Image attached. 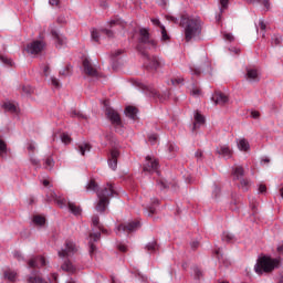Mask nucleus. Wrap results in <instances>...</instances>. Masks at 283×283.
I'll return each mask as SVG.
<instances>
[{"label":"nucleus","mask_w":283,"mask_h":283,"mask_svg":"<svg viewBox=\"0 0 283 283\" xmlns=\"http://www.w3.org/2000/svg\"><path fill=\"white\" fill-rule=\"evenodd\" d=\"M245 78L250 83H260V73H258V70L255 69H248Z\"/></svg>","instance_id":"a211bd4d"},{"label":"nucleus","mask_w":283,"mask_h":283,"mask_svg":"<svg viewBox=\"0 0 283 283\" xmlns=\"http://www.w3.org/2000/svg\"><path fill=\"white\" fill-rule=\"evenodd\" d=\"M168 151L170 154H176V151H178V146H176L174 143H168Z\"/></svg>","instance_id":"c03bdc74"},{"label":"nucleus","mask_w":283,"mask_h":283,"mask_svg":"<svg viewBox=\"0 0 283 283\" xmlns=\"http://www.w3.org/2000/svg\"><path fill=\"white\" fill-rule=\"evenodd\" d=\"M190 247H191V249H192L193 251H196V249H198V247H200V242H198V241H192V242L190 243Z\"/></svg>","instance_id":"0e129e2a"},{"label":"nucleus","mask_w":283,"mask_h":283,"mask_svg":"<svg viewBox=\"0 0 283 283\" xmlns=\"http://www.w3.org/2000/svg\"><path fill=\"white\" fill-rule=\"evenodd\" d=\"M272 43H273V45H281V43H282V35H274L272 38Z\"/></svg>","instance_id":"a18cd8bd"},{"label":"nucleus","mask_w":283,"mask_h":283,"mask_svg":"<svg viewBox=\"0 0 283 283\" xmlns=\"http://www.w3.org/2000/svg\"><path fill=\"white\" fill-rule=\"evenodd\" d=\"M83 71L86 76H98V70H96V66H94V64H92V62L87 57L83 60Z\"/></svg>","instance_id":"6e6552de"},{"label":"nucleus","mask_w":283,"mask_h":283,"mask_svg":"<svg viewBox=\"0 0 283 283\" xmlns=\"http://www.w3.org/2000/svg\"><path fill=\"white\" fill-rule=\"evenodd\" d=\"M61 76H71L72 75V65H66L63 70L60 71Z\"/></svg>","instance_id":"e433bc0d"},{"label":"nucleus","mask_w":283,"mask_h":283,"mask_svg":"<svg viewBox=\"0 0 283 283\" xmlns=\"http://www.w3.org/2000/svg\"><path fill=\"white\" fill-rule=\"evenodd\" d=\"M223 242H235V235L231 232H223L222 234Z\"/></svg>","instance_id":"c756f323"},{"label":"nucleus","mask_w":283,"mask_h":283,"mask_svg":"<svg viewBox=\"0 0 283 283\" xmlns=\"http://www.w3.org/2000/svg\"><path fill=\"white\" fill-rule=\"evenodd\" d=\"M143 169L148 174H151L153 171H158V160L147 156Z\"/></svg>","instance_id":"9b49d317"},{"label":"nucleus","mask_w":283,"mask_h":283,"mask_svg":"<svg viewBox=\"0 0 283 283\" xmlns=\"http://www.w3.org/2000/svg\"><path fill=\"white\" fill-rule=\"evenodd\" d=\"M59 198V196H56V192H54V191H50V192H48V195H46V200H48V202H55V200Z\"/></svg>","instance_id":"ea45409f"},{"label":"nucleus","mask_w":283,"mask_h":283,"mask_svg":"<svg viewBox=\"0 0 283 283\" xmlns=\"http://www.w3.org/2000/svg\"><path fill=\"white\" fill-rule=\"evenodd\" d=\"M28 151H31L32 154H34L35 149H36V145L32 142H30L28 144V147H27Z\"/></svg>","instance_id":"603ef678"},{"label":"nucleus","mask_w":283,"mask_h":283,"mask_svg":"<svg viewBox=\"0 0 283 283\" xmlns=\"http://www.w3.org/2000/svg\"><path fill=\"white\" fill-rule=\"evenodd\" d=\"M251 117H252V118H260V112H258V111H252V112H251Z\"/></svg>","instance_id":"338daca9"},{"label":"nucleus","mask_w":283,"mask_h":283,"mask_svg":"<svg viewBox=\"0 0 283 283\" xmlns=\"http://www.w3.org/2000/svg\"><path fill=\"white\" fill-rule=\"evenodd\" d=\"M150 21L153 24L157 25V28H160V25H163V23H160V20H158L156 18H153Z\"/></svg>","instance_id":"69168bd1"},{"label":"nucleus","mask_w":283,"mask_h":283,"mask_svg":"<svg viewBox=\"0 0 283 283\" xmlns=\"http://www.w3.org/2000/svg\"><path fill=\"white\" fill-rule=\"evenodd\" d=\"M223 36H224L226 41H229L230 43L235 41V38L231 33H224Z\"/></svg>","instance_id":"864d4df0"},{"label":"nucleus","mask_w":283,"mask_h":283,"mask_svg":"<svg viewBox=\"0 0 283 283\" xmlns=\"http://www.w3.org/2000/svg\"><path fill=\"white\" fill-rule=\"evenodd\" d=\"M232 176L234 177V179L240 180V178L244 176V168H242V166H235L232 171Z\"/></svg>","instance_id":"393cba45"},{"label":"nucleus","mask_w":283,"mask_h":283,"mask_svg":"<svg viewBox=\"0 0 283 283\" xmlns=\"http://www.w3.org/2000/svg\"><path fill=\"white\" fill-rule=\"evenodd\" d=\"M212 193H213L214 198H218L220 196V187L214 186V189H213Z\"/></svg>","instance_id":"680f3d73"},{"label":"nucleus","mask_w":283,"mask_h":283,"mask_svg":"<svg viewBox=\"0 0 283 283\" xmlns=\"http://www.w3.org/2000/svg\"><path fill=\"white\" fill-rule=\"evenodd\" d=\"M61 142L64 143V145H70L72 143V137H70L69 134L63 133L61 135Z\"/></svg>","instance_id":"58836bf2"},{"label":"nucleus","mask_w":283,"mask_h":283,"mask_svg":"<svg viewBox=\"0 0 283 283\" xmlns=\"http://www.w3.org/2000/svg\"><path fill=\"white\" fill-rule=\"evenodd\" d=\"M166 19L167 21H171L172 23H178V18L174 15H167Z\"/></svg>","instance_id":"e2e57ef3"},{"label":"nucleus","mask_w":283,"mask_h":283,"mask_svg":"<svg viewBox=\"0 0 283 283\" xmlns=\"http://www.w3.org/2000/svg\"><path fill=\"white\" fill-rule=\"evenodd\" d=\"M179 25L185 30V40L187 43L202 33V21H200V18L182 15Z\"/></svg>","instance_id":"7ed1b4c3"},{"label":"nucleus","mask_w":283,"mask_h":283,"mask_svg":"<svg viewBox=\"0 0 283 283\" xmlns=\"http://www.w3.org/2000/svg\"><path fill=\"white\" fill-rule=\"evenodd\" d=\"M134 85H136V87H139V90H142L146 94H149L150 96H158V98L163 101V97H160V94H158V92L156 91V88H154V86L146 85L143 82H138V81H135Z\"/></svg>","instance_id":"9d476101"},{"label":"nucleus","mask_w":283,"mask_h":283,"mask_svg":"<svg viewBox=\"0 0 283 283\" xmlns=\"http://www.w3.org/2000/svg\"><path fill=\"white\" fill-rule=\"evenodd\" d=\"M109 28H114V25H119L120 28H125V22L120 19H114L108 22Z\"/></svg>","instance_id":"c9c22d12"},{"label":"nucleus","mask_w":283,"mask_h":283,"mask_svg":"<svg viewBox=\"0 0 283 283\" xmlns=\"http://www.w3.org/2000/svg\"><path fill=\"white\" fill-rule=\"evenodd\" d=\"M53 167H54V158L48 157V158L44 160V169L52 170Z\"/></svg>","instance_id":"2f4dec72"},{"label":"nucleus","mask_w":283,"mask_h":283,"mask_svg":"<svg viewBox=\"0 0 283 283\" xmlns=\"http://www.w3.org/2000/svg\"><path fill=\"white\" fill-rule=\"evenodd\" d=\"M92 146L90 144H81L78 145V151L82 154V156H85V151H91Z\"/></svg>","instance_id":"72a5a7b5"},{"label":"nucleus","mask_w":283,"mask_h":283,"mask_svg":"<svg viewBox=\"0 0 283 283\" xmlns=\"http://www.w3.org/2000/svg\"><path fill=\"white\" fill-rule=\"evenodd\" d=\"M69 209L74 216H81V208L72 202H69Z\"/></svg>","instance_id":"c85d7f7f"},{"label":"nucleus","mask_w":283,"mask_h":283,"mask_svg":"<svg viewBox=\"0 0 283 283\" xmlns=\"http://www.w3.org/2000/svg\"><path fill=\"white\" fill-rule=\"evenodd\" d=\"M101 34H105L108 39H113L114 31H112L109 29H101L98 31V30L95 29V30L92 31L91 36H92L93 41L98 43V39H99Z\"/></svg>","instance_id":"ddd939ff"},{"label":"nucleus","mask_w":283,"mask_h":283,"mask_svg":"<svg viewBox=\"0 0 283 283\" xmlns=\"http://www.w3.org/2000/svg\"><path fill=\"white\" fill-rule=\"evenodd\" d=\"M212 101L214 105H227L229 103V96L222 93V91H216L212 95Z\"/></svg>","instance_id":"f8f14e48"},{"label":"nucleus","mask_w":283,"mask_h":283,"mask_svg":"<svg viewBox=\"0 0 283 283\" xmlns=\"http://www.w3.org/2000/svg\"><path fill=\"white\" fill-rule=\"evenodd\" d=\"M99 220H101V218L97 214L93 216L92 217V224H93V227H97V228L101 227Z\"/></svg>","instance_id":"de8ad7c7"},{"label":"nucleus","mask_w":283,"mask_h":283,"mask_svg":"<svg viewBox=\"0 0 283 283\" xmlns=\"http://www.w3.org/2000/svg\"><path fill=\"white\" fill-rule=\"evenodd\" d=\"M71 118H83L84 120H87V116L83 115V113H81L78 111H72Z\"/></svg>","instance_id":"4c0bfd02"},{"label":"nucleus","mask_w":283,"mask_h":283,"mask_svg":"<svg viewBox=\"0 0 283 283\" xmlns=\"http://www.w3.org/2000/svg\"><path fill=\"white\" fill-rule=\"evenodd\" d=\"M62 271H65L66 273L74 274L76 272V268L70 260H65L64 263L61 265Z\"/></svg>","instance_id":"4be33fe9"},{"label":"nucleus","mask_w":283,"mask_h":283,"mask_svg":"<svg viewBox=\"0 0 283 283\" xmlns=\"http://www.w3.org/2000/svg\"><path fill=\"white\" fill-rule=\"evenodd\" d=\"M4 112H10V114H19V107L14 102L7 101L2 104Z\"/></svg>","instance_id":"6ab92c4d"},{"label":"nucleus","mask_w":283,"mask_h":283,"mask_svg":"<svg viewBox=\"0 0 283 283\" xmlns=\"http://www.w3.org/2000/svg\"><path fill=\"white\" fill-rule=\"evenodd\" d=\"M190 71L192 72V74H195L196 76H199L200 74V69H193V67H190Z\"/></svg>","instance_id":"774afa93"},{"label":"nucleus","mask_w":283,"mask_h":283,"mask_svg":"<svg viewBox=\"0 0 283 283\" xmlns=\"http://www.w3.org/2000/svg\"><path fill=\"white\" fill-rule=\"evenodd\" d=\"M28 282L29 283H45V281H43V277H41V275H39V271H33L31 276L28 277Z\"/></svg>","instance_id":"b1692460"},{"label":"nucleus","mask_w":283,"mask_h":283,"mask_svg":"<svg viewBox=\"0 0 283 283\" xmlns=\"http://www.w3.org/2000/svg\"><path fill=\"white\" fill-rule=\"evenodd\" d=\"M51 83H52L53 87H61V83L59 82V78H56V77H52Z\"/></svg>","instance_id":"13d9d810"},{"label":"nucleus","mask_w":283,"mask_h":283,"mask_svg":"<svg viewBox=\"0 0 283 283\" xmlns=\"http://www.w3.org/2000/svg\"><path fill=\"white\" fill-rule=\"evenodd\" d=\"M78 251L76 243H73L71 240L65 241L64 249L57 252L59 258H72L74 253Z\"/></svg>","instance_id":"39448f33"},{"label":"nucleus","mask_w":283,"mask_h":283,"mask_svg":"<svg viewBox=\"0 0 283 283\" xmlns=\"http://www.w3.org/2000/svg\"><path fill=\"white\" fill-rule=\"evenodd\" d=\"M277 266H280V259L262 256L254 265V271L258 273V275H262V273H272V271H275Z\"/></svg>","instance_id":"20e7f679"},{"label":"nucleus","mask_w":283,"mask_h":283,"mask_svg":"<svg viewBox=\"0 0 283 283\" xmlns=\"http://www.w3.org/2000/svg\"><path fill=\"white\" fill-rule=\"evenodd\" d=\"M51 34L55 41L56 48H63L65 43H67V38L65 35L59 33L56 30H52Z\"/></svg>","instance_id":"f3484780"},{"label":"nucleus","mask_w":283,"mask_h":283,"mask_svg":"<svg viewBox=\"0 0 283 283\" xmlns=\"http://www.w3.org/2000/svg\"><path fill=\"white\" fill-rule=\"evenodd\" d=\"M238 148L240 149V151H249L250 146H249V142L247 139H240L238 142Z\"/></svg>","instance_id":"bb28decb"},{"label":"nucleus","mask_w":283,"mask_h":283,"mask_svg":"<svg viewBox=\"0 0 283 283\" xmlns=\"http://www.w3.org/2000/svg\"><path fill=\"white\" fill-rule=\"evenodd\" d=\"M118 156H120V153L117 149L111 150V157L108 158V166L113 171H116V168L118 167Z\"/></svg>","instance_id":"dca6fc26"},{"label":"nucleus","mask_w":283,"mask_h":283,"mask_svg":"<svg viewBox=\"0 0 283 283\" xmlns=\"http://www.w3.org/2000/svg\"><path fill=\"white\" fill-rule=\"evenodd\" d=\"M146 249L149 253H154L158 250V243L156 241H151L146 245Z\"/></svg>","instance_id":"7c9ffc66"},{"label":"nucleus","mask_w":283,"mask_h":283,"mask_svg":"<svg viewBox=\"0 0 283 283\" xmlns=\"http://www.w3.org/2000/svg\"><path fill=\"white\" fill-rule=\"evenodd\" d=\"M98 240H101V232L90 233V240H88L90 255H94V253H96V245L94 244V242H98Z\"/></svg>","instance_id":"4468645a"},{"label":"nucleus","mask_w":283,"mask_h":283,"mask_svg":"<svg viewBox=\"0 0 283 283\" xmlns=\"http://www.w3.org/2000/svg\"><path fill=\"white\" fill-rule=\"evenodd\" d=\"M33 222L34 224H39L40 227H43V224H45V217L36 214L33 217Z\"/></svg>","instance_id":"f704fd0d"},{"label":"nucleus","mask_w":283,"mask_h":283,"mask_svg":"<svg viewBox=\"0 0 283 283\" xmlns=\"http://www.w3.org/2000/svg\"><path fill=\"white\" fill-rule=\"evenodd\" d=\"M86 191H96L99 200L96 206V211H99V213H103V211L107 209L111 198L118 196V192H116L114 189V185L107 184L105 187L98 190V184H96V180L94 179L90 180L88 185L86 186Z\"/></svg>","instance_id":"f03ea898"},{"label":"nucleus","mask_w":283,"mask_h":283,"mask_svg":"<svg viewBox=\"0 0 283 283\" xmlns=\"http://www.w3.org/2000/svg\"><path fill=\"white\" fill-rule=\"evenodd\" d=\"M45 48V42L42 40H34L27 45V52L29 54H41Z\"/></svg>","instance_id":"423d86ee"},{"label":"nucleus","mask_w":283,"mask_h":283,"mask_svg":"<svg viewBox=\"0 0 283 283\" xmlns=\"http://www.w3.org/2000/svg\"><path fill=\"white\" fill-rule=\"evenodd\" d=\"M0 61L4 63V65H12V60L6 57V56H0Z\"/></svg>","instance_id":"5fc2aeb1"},{"label":"nucleus","mask_w":283,"mask_h":283,"mask_svg":"<svg viewBox=\"0 0 283 283\" xmlns=\"http://www.w3.org/2000/svg\"><path fill=\"white\" fill-rule=\"evenodd\" d=\"M6 154H8V145H6V142H3V139L0 138V156H1V158H3V156H6Z\"/></svg>","instance_id":"473e14b6"},{"label":"nucleus","mask_w":283,"mask_h":283,"mask_svg":"<svg viewBox=\"0 0 283 283\" xmlns=\"http://www.w3.org/2000/svg\"><path fill=\"white\" fill-rule=\"evenodd\" d=\"M4 277L7 280H9V282H14L17 280V272L11 271V270H7L4 272Z\"/></svg>","instance_id":"cd10ccee"},{"label":"nucleus","mask_w":283,"mask_h":283,"mask_svg":"<svg viewBox=\"0 0 283 283\" xmlns=\"http://www.w3.org/2000/svg\"><path fill=\"white\" fill-rule=\"evenodd\" d=\"M30 163H31V165H33L38 169H41V161H39V159H36L35 157H31Z\"/></svg>","instance_id":"49530a36"},{"label":"nucleus","mask_w":283,"mask_h":283,"mask_svg":"<svg viewBox=\"0 0 283 283\" xmlns=\"http://www.w3.org/2000/svg\"><path fill=\"white\" fill-rule=\"evenodd\" d=\"M259 193H266V185L261 184L259 186Z\"/></svg>","instance_id":"052dcab7"},{"label":"nucleus","mask_w":283,"mask_h":283,"mask_svg":"<svg viewBox=\"0 0 283 283\" xmlns=\"http://www.w3.org/2000/svg\"><path fill=\"white\" fill-rule=\"evenodd\" d=\"M198 125H205V116L200 113L195 114V124H193V129L198 127Z\"/></svg>","instance_id":"a878e982"},{"label":"nucleus","mask_w":283,"mask_h":283,"mask_svg":"<svg viewBox=\"0 0 283 283\" xmlns=\"http://www.w3.org/2000/svg\"><path fill=\"white\" fill-rule=\"evenodd\" d=\"M185 80L182 77H177L171 80L172 85H180Z\"/></svg>","instance_id":"4d7b16f0"},{"label":"nucleus","mask_w":283,"mask_h":283,"mask_svg":"<svg viewBox=\"0 0 283 283\" xmlns=\"http://www.w3.org/2000/svg\"><path fill=\"white\" fill-rule=\"evenodd\" d=\"M193 272H195V277L197 280H200V277H202V271L198 266L193 268Z\"/></svg>","instance_id":"3c124183"},{"label":"nucleus","mask_w":283,"mask_h":283,"mask_svg":"<svg viewBox=\"0 0 283 283\" xmlns=\"http://www.w3.org/2000/svg\"><path fill=\"white\" fill-rule=\"evenodd\" d=\"M217 153L219 156H223V158H231V156H233V150H231L229 146H220L217 148Z\"/></svg>","instance_id":"412c9836"},{"label":"nucleus","mask_w":283,"mask_h":283,"mask_svg":"<svg viewBox=\"0 0 283 283\" xmlns=\"http://www.w3.org/2000/svg\"><path fill=\"white\" fill-rule=\"evenodd\" d=\"M219 3H220V6H221V12L223 11V10H227V8H229V0H219Z\"/></svg>","instance_id":"8fccbe9b"},{"label":"nucleus","mask_w":283,"mask_h":283,"mask_svg":"<svg viewBox=\"0 0 283 283\" xmlns=\"http://www.w3.org/2000/svg\"><path fill=\"white\" fill-rule=\"evenodd\" d=\"M106 116L115 127H120L123 125L118 112L109 106H106Z\"/></svg>","instance_id":"0eeeda50"},{"label":"nucleus","mask_w":283,"mask_h":283,"mask_svg":"<svg viewBox=\"0 0 283 283\" xmlns=\"http://www.w3.org/2000/svg\"><path fill=\"white\" fill-rule=\"evenodd\" d=\"M262 6H264L265 10H271V2H269V0H261Z\"/></svg>","instance_id":"6e6d98bb"},{"label":"nucleus","mask_w":283,"mask_h":283,"mask_svg":"<svg viewBox=\"0 0 283 283\" xmlns=\"http://www.w3.org/2000/svg\"><path fill=\"white\" fill-rule=\"evenodd\" d=\"M125 114L128 118H132V120H136V118H138L137 114H138V108L134 107V106H127L125 108Z\"/></svg>","instance_id":"5701e85b"},{"label":"nucleus","mask_w":283,"mask_h":283,"mask_svg":"<svg viewBox=\"0 0 283 283\" xmlns=\"http://www.w3.org/2000/svg\"><path fill=\"white\" fill-rule=\"evenodd\" d=\"M159 201L158 199H153L151 205L148 206L145 210V213L148 218H151V216H156V207H158Z\"/></svg>","instance_id":"aec40b11"},{"label":"nucleus","mask_w":283,"mask_h":283,"mask_svg":"<svg viewBox=\"0 0 283 283\" xmlns=\"http://www.w3.org/2000/svg\"><path fill=\"white\" fill-rule=\"evenodd\" d=\"M138 229H140V221L122 223L117 227V231H124L126 233H133V231H138Z\"/></svg>","instance_id":"1a4fd4ad"},{"label":"nucleus","mask_w":283,"mask_h":283,"mask_svg":"<svg viewBox=\"0 0 283 283\" xmlns=\"http://www.w3.org/2000/svg\"><path fill=\"white\" fill-rule=\"evenodd\" d=\"M161 30V41H169V34L167 33V29L165 25H160Z\"/></svg>","instance_id":"79ce46f5"},{"label":"nucleus","mask_w":283,"mask_h":283,"mask_svg":"<svg viewBox=\"0 0 283 283\" xmlns=\"http://www.w3.org/2000/svg\"><path fill=\"white\" fill-rule=\"evenodd\" d=\"M55 202L61 209H63V207H67V201L65 198L57 197Z\"/></svg>","instance_id":"a19ab883"},{"label":"nucleus","mask_w":283,"mask_h":283,"mask_svg":"<svg viewBox=\"0 0 283 283\" xmlns=\"http://www.w3.org/2000/svg\"><path fill=\"white\" fill-rule=\"evenodd\" d=\"M46 261L43 256H35L28 261L29 269H41V266H45Z\"/></svg>","instance_id":"2eb2a0df"},{"label":"nucleus","mask_w":283,"mask_h":283,"mask_svg":"<svg viewBox=\"0 0 283 283\" xmlns=\"http://www.w3.org/2000/svg\"><path fill=\"white\" fill-rule=\"evenodd\" d=\"M240 187H241V189H243L244 191H247V189H249V180H247V179H241V181H240Z\"/></svg>","instance_id":"09e8293b"},{"label":"nucleus","mask_w":283,"mask_h":283,"mask_svg":"<svg viewBox=\"0 0 283 283\" xmlns=\"http://www.w3.org/2000/svg\"><path fill=\"white\" fill-rule=\"evenodd\" d=\"M22 92L24 94H32V87H30V86H22Z\"/></svg>","instance_id":"bf43d9fd"},{"label":"nucleus","mask_w":283,"mask_h":283,"mask_svg":"<svg viewBox=\"0 0 283 283\" xmlns=\"http://www.w3.org/2000/svg\"><path fill=\"white\" fill-rule=\"evenodd\" d=\"M140 43L137 46L138 52L144 56V66L146 70H158L163 65V60L156 56H149V53L145 51V48L156 50L157 43L155 40L149 39V31L147 29L139 30Z\"/></svg>","instance_id":"f257e3e1"},{"label":"nucleus","mask_w":283,"mask_h":283,"mask_svg":"<svg viewBox=\"0 0 283 283\" xmlns=\"http://www.w3.org/2000/svg\"><path fill=\"white\" fill-rule=\"evenodd\" d=\"M148 140H149L150 145H156V143H158V135L157 134H150L148 136Z\"/></svg>","instance_id":"37998d69"}]
</instances>
